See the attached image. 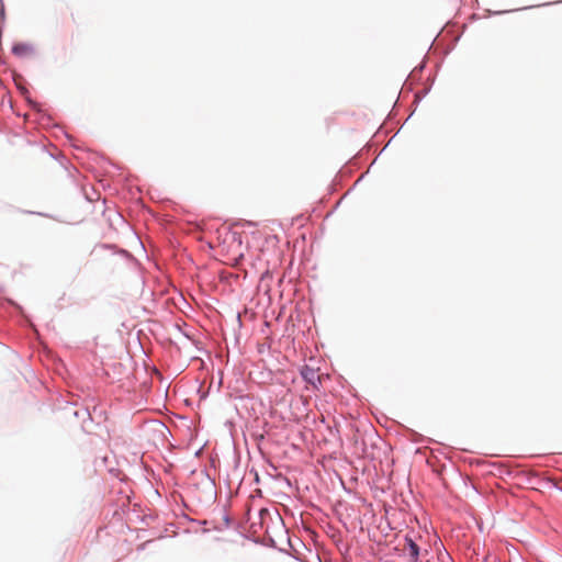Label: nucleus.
I'll use <instances>...</instances> for the list:
<instances>
[{
  "instance_id": "1",
  "label": "nucleus",
  "mask_w": 562,
  "mask_h": 562,
  "mask_svg": "<svg viewBox=\"0 0 562 562\" xmlns=\"http://www.w3.org/2000/svg\"><path fill=\"white\" fill-rule=\"evenodd\" d=\"M405 550L408 552V555L414 561H416L418 559L419 548L412 539H407V547L405 548Z\"/></svg>"
},
{
  "instance_id": "2",
  "label": "nucleus",
  "mask_w": 562,
  "mask_h": 562,
  "mask_svg": "<svg viewBox=\"0 0 562 562\" xmlns=\"http://www.w3.org/2000/svg\"><path fill=\"white\" fill-rule=\"evenodd\" d=\"M302 375H303V378H304L307 382H311V383H314V380H315V378L317 376V375H316V372H315L313 369H310V368H305V369L302 371Z\"/></svg>"
},
{
  "instance_id": "3",
  "label": "nucleus",
  "mask_w": 562,
  "mask_h": 562,
  "mask_svg": "<svg viewBox=\"0 0 562 562\" xmlns=\"http://www.w3.org/2000/svg\"><path fill=\"white\" fill-rule=\"evenodd\" d=\"M106 180V178H100L99 182L104 186V181Z\"/></svg>"
}]
</instances>
